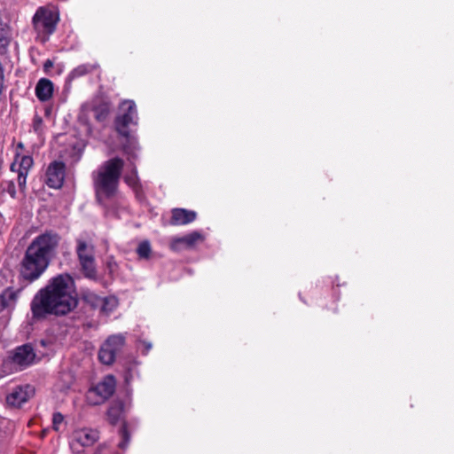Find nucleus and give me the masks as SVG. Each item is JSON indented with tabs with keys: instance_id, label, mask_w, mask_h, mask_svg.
<instances>
[{
	"instance_id": "7ed1b4c3",
	"label": "nucleus",
	"mask_w": 454,
	"mask_h": 454,
	"mask_svg": "<svg viewBox=\"0 0 454 454\" xmlns=\"http://www.w3.org/2000/svg\"><path fill=\"white\" fill-rule=\"evenodd\" d=\"M123 167L124 160L119 157H114L106 160L93 174L97 199L115 196Z\"/></svg>"
},
{
	"instance_id": "423d86ee",
	"label": "nucleus",
	"mask_w": 454,
	"mask_h": 454,
	"mask_svg": "<svg viewBox=\"0 0 454 454\" xmlns=\"http://www.w3.org/2000/svg\"><path fill=\"white\" fill-rule=\"evenodd\" d=\"M75 251L83 276L93 281L98 280L95 260V246L89 244L82 239H77Z\"/></svg>"
},
{
	"instance_id": "1a4fd4ad",
	"label": "nucleus",
	"mask_w": 454,
	"mask_h": 454,
	"mask_svg": "<svg viewBox=\"0 0 454 454\" xmlns=\"http://www.w3.org/2000/svg\"><path fill=\"white\" fill-rule=\"evenodd\" d=\"M90 112L94 114V118L98 122L103 123L107 120L110 114L111 104L100 98L83 104L79 119L87 125L88 120L85 115Z\"/></svg>"
},
{
	"instance_id": "4468645a",
	"label": "nucleus",
	"mask_w": 454,
	"mask_h": 454,
	"mask_svg": "<svg viewBox=\"0 0 454 454\" xmlns=\"http://www.w3.org/2000/svg\"><path fill=\"white\" fill-rule=\"evenodd\" d=\"M34 394V389L29 385L14 387L6 396V403L12 407H20L26 403Z\"/></svg>"
},
{
	"instance_id": "39448f33",
	"label": "nucleus",
	"mask_w": 454,
	"mask_h": 454,
	"mask_svg": "<svg viewBox=\"0 0 454 454\" xmlns=\"http://www.w3.org/2000/svg\"><path fill=\"white\" fill-rule=\"evenodd\" d=\"M78 295L74 278L68 274L59 275V316L76 308Z\"/></svg>"
},
{
	"instance_id": "7c9ffc66",
	"label": "nucleus",
	"mask_w": 454,
	"mask_h": 454,
	"mask_svg": "<svg viewBox=\"0 0 454 454\" xmlns=\"http://www.w3.org/2000/svg\"><path fill=\"white\" fill-rule=\"evenodd\" d=\"M43 119L39 115H35L33 120V128L36 133L43 131Z\"/></svg>"
},
{
	"instance_id": "f03ea898",
	"label": "nucleus",
	"mask_w": 454,
	"mask_h": 454,
	"mask_svg": "<svg viewBox=\"0 0 454 454\" xmlns=\"http://www.w3.org/2000/svg\"><path fill=\"white\" fill-rule=\"evenodd\" d=\"M137 121L136 103L133 100H123L119 106V114L114 119V127L117 133L126 138L122 150L129 161L137 159L139 146L137 141L130 136V127L137 126Z\"/></svg>"
},
{
	"instance_id": "2eb2a0df",
	"label": "nucleus",
	"mask_w": 454,
	"mask_h": 454,
	"mask_svg": "<svg viewBox=\"0 0 454 454\" xmlns=\"http://www.w3.org/2000/svg\"><path fill=\"white\" fill-rule=\"evenodd\" d=\"M98 438V432L95 429L80 428L74 432V439L83 447L93 445Z\"/></svg>"
},
{
	"instance_id": "c85d7f7f",
	"label": "nucleus",
	"mask_w": 454,
	"mask_h": 454,
	"mask_svg": "<svg viewBox=\"0 0 454 454\" xmlns=\"http://www.w3.org/2000/svg\"><path fill=\"white\" fill-rule=\"evenodd\" d=\"M61 379L64 380L63 386L59 385V388L61 390L68 389L74 383V376L71 373H62Z\"/></svg>"
},
{
	"instance_id": "58836bf2",
	"label": "nucleus",
	"mask_w": 454,
	"mask_h": 454,
	"mask_svg": "<svg viewBox=\"0 0 454 454\" xmlns=\"http://www.w3.org/2000/svg\"><path fill=\"white\" fill-rule=\"evenodd\" d=\"M58 417H59V424L63 420V416L60 413H59Z\"/></svg>"
},
{
	"instance_id": "72a5a7b5",
	"label": "nucleus",
	"mask_w": 454,
	"mask_h": 454,
	"mask_svg": "<svg viewBox=\"0 0 454 454\" xmlns=\"http://www.w3.org/2000/svg\"><path fill=\"white\" fill-rule=\"evenodd\" d=\"M51 111H52V107L51 106H47L44 108V117L50 121L51 122V124L53 125L54 124V119L51 118Z\"/></svg>"
},
{
	"instance_id": "f8f14e48",
	"label": "nucleus",
	"mask_w": 454,
	"mask_h": 454,
	"mask_svg": "<svg viewBox=\"0 0 454 454\" xmlns=\"http://www.w3.org/2000/svg\"><path fill=\"white\" fill-rule=\"evenodd\" d=\"M35 358V354L30 344H24L16 348L10 355L11 361L21 368L33 364Z\"/></svg>"
},
{
	"instance_id": "dca6fc26",
	"label": "nucleus",
	"mask_w": 454,
	"mask_h": 454,
	"mask_svg": "<svg viewBox=\"0 0 454 454\" xmlns=\"http://www.w3.org/2000/svg\"><path fill=\"white\" fill-rule=\"evenodd\" d=\"M54 91V84L53 82L47 78H41L37 82L35 89V96L37 98L45 102L51 98Z\"/></svg>"
},
{
	"instance_id": "ea45409f",
	"label": "nucleus",
	"mask_w": 454,
	"mask_h": 454,
	"mask_svg": "<svg viewBox=\"0 0 454 454\" xmlns=\"http://www.w3.org/2000/svg\"><path fill=\"white\" fill-rule=\"evenodd\" d=\"M13 195H14V190H12V191L11 192V196H13Z\"/></svg>"
},
{
	"instance_id": "6e6552de",
	"label": "nucleus",
	"mask_w": 454,
	"mask_h": 454,
	"mask_svg": "<svg viewBox=\"0 0 454 454\" xmlns=\"http://www.w3.org/2000/svg\"><path fill=\"white\" fill-rule=\"evenodd\" d=\"M116 387V380L113 375H107L96 386L90 388L86 395L88 403L98 405L113 395Z\"/></svg>"
},
{
	"instance_id": "0eeeda50",
	"label": "nucleus",
	"mask_w": 454,
	"mask_h": 454,
	"mask_svg": "<svg viewBox=\"0 0 454 454\" xmlns=\"http://www.w3.org/2000/svg\"><path fill=\"white\" fill-rule=\"evenodd\" d=\"M126 343L123 333L112 334L102 343L98 350L99 361L106 365L114 363L117 356L121 352Z\"/></svg>"
},
{
	"instance_id": "f257e3e1",
	"label": "nucleus",
	"mask_w": 454,
	"mask_h": 454,
	"mask_svg": "<svg viewBox=\"0 0 454 454\" xmlns=\"http://www.w3.org/2000/svg\"><path fill=\"white\" fill-rule=\"evenodd\" d=\"M57 245L56 236L45 232L36 237L27 247L20 263V276L30 282L36 280L47 269Z\"/></svg>"
},
{
	"instance_id": "c9c22d12",
	"label": "nucleus",
	"mask_w": 454,
	"mask_h": 454,
	"mask_svg": "<svg viewBox=\"0 0 454 454\" xmlns=\"http://www.w3.org/2000/svg\"><path fill=\"white\" fill-rule=\"evenodd\" d=\"M57 425V413L52 414V427L55 429Z\"/></svg>"
},
{
	"instance_id": "a211bd4d",
	"label": "nucleus",
	"mask_w": 454,
	"mask_h": 454,
	"mask_svg": "<svg viewBox=\"0 0 454 454\" xmlns=\"http://www.w3.org/2000/svg\"><path fill=\"white\" fill-rule=\"evenodd\" d=\"M18 291H15L12 288L5 289L0 294V311L7 309H12L18 300Z\"/></svg>"
},
{
	"instance_id": "4c0bfd02",
	"label": "nucleus",
	"mask_w": 454,
	"mask_h": 454,
	"mask_svg": "<svg viewBox=\"0 0 454 454\" xmlns=\"http://www.w3.org/2000/svg\"><path fill=\"white\" fill-rule=\"evenodd\" d=\"M24 145L21 142L18 143L17 145V150H23Z\"/></svg>"
},
{
	"instance_id": "a878e982",
	"label": "nucleus",
	"mask_w": 454,
	"mask_h": 454,
	"mask_svg": "<svg viewBox=\"0 0 454 454\" xmlns=\"http://www.w3.org/2000/svg\"><path fill=\"white\" fill-rule=\"evenodd\" d=\"M93 69H94V67L91 65H81L73 70L72 76L73 77L82 76V75H85V74L92 72Z\"/></svg>"
},
{
	"instance_id": "bb28decb",
	"label": "nucleus",
	"mask_w": 454,
	"mask_h": 454,
	"mask_svg": "<svg viewBox=\"0 0 454 454\" xmlns=\"http://www.w3.org/2000/svg\"><path fill=\"white\" fill-rule=\"evenodd\" d=\"M125 182L128 185L133 187L135 190H137L138 186V178H137V171L136 167L134 166L131 174L125 176Z\"/></svg>"
},
{
	"instance_id": "9b49d317",
	"label": "nucleus",
	"mask_w": 454,
	"mask_h": 454,
	"mask_svg": "<svg viewBox=\"0 0 454 454\" xmlns=\"http://www.w3.org/2000/svg\"><path fill=\"white\" fill-rule=\"evenodd\" d=\"M34 165L33 158L29 155H21L16 152L14 160L11 164V170L18 173V183L22 189L26 185L28 171Z\"/></svg>"
},
{
	"instance_id": "9d476101",
	"label": "nucleus",
	"mask_w": 454,
	"mask_h": 454,
	"mask_svg": "<svg viewBox=\"0 0 454 454\" xmlns=\"http://www.w3.org/2000/svg\"><path fill=\"white\" fill-rule=\"evenodd\" d=\"M33 23L38 34L50 35L55 31L57 15L43 7H40L33 17Z\"/></svg>"
},
{
	"instance_id": "cd10ccee",
	"label": "nucleus",
	"mask_w": 454,
	"mask_h": 454,
	"mask_svg": "<svg viewBox=\"0 0 454 454\" xmlns=\"http://www.w3.org/2000/svg\"><path fill=\"white\" fill-rule=\"evenodd\" d=\"M137 374V363H134L130 366H129L126 370L124 380L127 384H129L133 380L134 376Z\"/></svg>"
},
{
	"instance_id": "b1692460",
	"label": "nucleus",
	"mask_w": 454,
	"mask_h": 454,
	"mask_svg": "<svg viewBox=\"0 0 454 454\" xmlns=\"http://www.w3.org/2000/svg\"><path fill=\"white\" fill-rule=\"evenodd\" d=\"M151 251V245L147 240L141 242L137 248V254L144 259L149 258Z\"/></svg>"
},
{
	"instance_id": "a19ab883",
	"label": "nucleus",
	"mask_w": 454,
	"mask_h": 454,
	"mask_svg": "<svg viewBox=\"0 0 454 454\" xmlns=\"http://www.w3.org/2000/svg\"><path fill=\"white\" fill-rule=\"evenodd\" d=\"M102 201H103V200H98V204H102V203H101Z\"/></svg>"
},
{
	"instance_id": "aec40b11",
	"label": "nucleus",
	"mask_w": 454,
	"mask_h": 454,
	"mask_svg": "<svg viewBox=\"0 0 454 454\" xmlns=\"http://www.w3.org/2000/svg\"><path fill=\"white\" fill-rule=\"evenodd\" d=\"M43 183L49 188L57 189V160H53L49 164L43 177Z\"/></svg>"
},
{
	"instance_id": "473e14b6",
	"label": "nucleus",
	"mask_w": 454,
	"mask_h": 454,
	"mask_svg": "<svg viewBox=\"0 0 454 454\" xmlns=\"http://www.w3.org/2000/svg\"><path fill=\"white\" fill-rule=\"evenodd\" d=\"M9 44V40L4 35V29H0V48L5 47Z\"/></svg>"
},
{
	"instance_id": "ddd939ff",
	"label": "nucleus",
	"mask_w": 454,
	"mask_h": 454,
	"mask_svg": "<svg viewBox=\"0 0 454 454\" xmlns=\"http://www.w3.org/2000/svg\"><path fill=\"white\" fill-rule=\"evenodd\" d=\"M204 241V236L200 231H192L183 237H174L170 241V248L178 251L182 248H192L196 244Z\"/></svg>"
},
{
	"instance_id": "393cba45",
	"label": "nucleus",
	"mask_w": 454,
	"mask_h": 454,
	"mask_svg": "<svg viewBox=\"0 0 454 454\" xmlns=\"http://www.w3.org/2000/svg\"><path fill=\"white\" fill-rule=\"evenodd\" d=\"M120 435L121 437V441L118 443V446L121 450H125L129 443L130 436L128 432L127 426L124 424L120 429Z\"/></svg>"
},
{
	"instance_id": "f3484780",
	"label": "nucleus",
	"mask_w": 454,
	"mask_h": 454,
	"mask_svg": "<svg viewBox=\"0 0 454 454\" xmlns=\"http://www.w3.org/2000/svg\"><path fill=\"white\" fill-rule=\"evenodd\" d=\"M195 218L196 213L194 211L175 208L172 210L170 223L175 225H183L193 222Z\"/></svg>"
},
{
	"instance_id": "4be33fe9",
	"label": "nucleus",
	"mask_w": 454,
	"mask_h": 454,
	"mask_svg": "<svg viewBox=\"0 0 454 454\" xmlns=\"http://www.w3.org/2000/svg\"><path fill=\"white\" fill-rule=\"evenodd\" d=\"M82 300L93 309H98L102 297L91 291H85L82 294Z\"/></svg>"
},
{
	"instance_id": "e433bc0d",
	"label": "nucleus",
	"mask_w": 454,
	"mask_h": 454,
	"mask_svg": "<svg viewBox=\"0 0 454 454\" xmlns=\"http://www.w3.org/2000/svg\"><path fill=\"white\" fill-rule=\"evenodd\" d=\"M53 63L51 60H47L44 64V67L47 68L48 67H52Z\"/></svg>"
},
{
	"instance_id": "20e7f679",
	"label": "nucleus",
	"mask_w": 454,
	"mask_h": 454,
	"mask_svg": "<svg viewBox=\"0 0 454 454\" xmlns=\"http://www.w3.org/2000/svg\"><path fill=\"white\" fill-rule=\"evenodd\" d=\"M33 318L44 319L49 315H57V277L41 288L34 296L31 304Z\"/></svg>"
},
{
	"instance_id": "f704fd0d",
	"label": "nucleus",
	"mask_w": 454,
	"mask_h": 454,
	"mask_svg": "<svg viewBox=\"0 0 454 454\" xmlns=\"http://www.w3.org/2000/svg\"><path fill=\"white\" fill-rule=\"evenodd\" d=\"M142 344L145 346V354H146L152 348V344L149 342H146V341H142Z\"/></svg>"
},
{
	"instance_id": "412c9836",
	"label": "nucleus",
	"mask_w": 454,
	"mask_h": 454,
	"mask_svg": "<svg viewBox=\"0 0 454 454\" xmlns=\"http://www.w3.org/2000/svg\"><path fill=\"white\" fill-rule=\"evenodd\" d=\"M122 406L120 403L113 404L107 411V418L111 424L114 425L121 420L122 416Z\"/></svg>"
},
{
	"instance_id": "2f4dec72",
	"label": "nucleus",
	"mask_w": 454,
	"mask_h": 454,
	"mask_svg": "<svg viewBox=\"0 0 454 454\" xmlns=\"http://www.w3.org/2000/svg\"><path fill=\"white\" fill-rule=\"evenodd\" d=\"M106 268L110 274H113L117 269V263L113 257L107 258Z\"/></svg>"
},
{
	"instance_id": "c756f323",
	"label": "nucleus",
	"mask_w": 454,
	"mask_h": 454,
	"mask_svg": "<svg viewBox=\"0 0 454 454\" xmlns=\"http://www.w3.org/2000/svg\"><path fill=\"white\" fill-rule=\"evenodd\" d=\"M66 166L63 161L59 160V190L63 185Z\"/></svg>"
},
{
	"instance_id": "6ab92c4d",
	"label": "nucleus",
	"mask_w": 454,
	"mask_h": 454,
	"mask_svg": "<svg viewBox=\"0 0 454 454\" xmlns=\"http://www.w3.org/2000/svg\"><path fill=\"white\" fill-rule=\"evenodd\" d=\"M119 301L115 296L110 295L105 298H102L100 305H99V313L102 316L108 317L111 313H113L118 307Z\"/></svg>"
},
{
	"instance_id": "5701e85b",
	"label": "nucleus",
	"mask_w": 454,
	"mask_h": 454,
	"mask_svg": "<svg viewBox=\"0 0 454 454\" xmlns=\"http://www.w3.org/2000/svg\"><path fill=\"white\" fill-rule=\"evenodd\" d=\"M56 340L57 337L54 333V331H52L46 333V336L40 340V344L42 347L52 349L55 346Z\"/></svg>"
}]
</instances>
